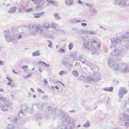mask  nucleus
<instances>
[{
    "mask_svg": "<svg viewBox=\"0 0 129 129\" xmlns=\"http://www.w3.org/2000/svg\"><path fill=\"white\" fill-rule=\"evenodd\" d=\"M48 110L49 111H52L53 113H54L56 115H60L63 121H66L69 118V117L68 114L62 110L59 111L55 108L50 107L48 108Z\"/></svg>",
    "mask_w": 129,
    "mask_h": 129,
    "instance_id": "f257e3e1",
    "label": "nucleus"
},
{
    "mask_svg": "<svg viewBox=\"0 0 129 129\" xmlns=\"http://www.w3.org/2000/svg\"><path fill=\"white\" fill-rule=\"evenodd\" d=\"M15 32H16V30L15 28H14L12 30V34L9 30L5 31L4 33L5 39L8 42L12 41L14 39Z\"/></svg>",
    "mask_w": 129,
    "mask_h": 129,
    "instance_id": "f03ea898",
    "label": "nucleus"
},
{
    "mask_svg": "<svg viewBox=\"0 0 129 129\" xmlns=\"http://www.w3.org/2000/svg\"><path fill=\"white\" fill-rule=\"evenodd\" d=\"M99 40L96 37H95L93 39L89 40L87 42V45L85 43H84L83 45V48L84 49H89L90 46L93 44V43H96Z\"/></svg>",
    "mask_w": 129,
    "mask_h": 129,
    "instance_id": "7ed1b4c3",
    "label": "nucleus"
},
{
    "mask_svg": "<svg viewBox=\"0 0 129 129\" xmlns=\"http://www.w3.org/2000/svg\"><path fill=\"white\" fill-rule=\"evenodd\" d=\"M92 78L88 77L86 78L87 80L91 82H96L97 81L101 80V76L100 74L98 72H95L92 76Z\"/></svg>",
    "mask_w": 129,
    "mask_h": 129,
    "instance_id": "20e7f679",
    "label": "nucleus"
},
{
    "mask_svg": "<svg viewBox=\"0 0 129 129\" xmlns=\"http://www.w3.org/2000/svg\"><path fill=\"white\" fill-rule=\"evenodd\" d=\"M25 112H27L29 114H31L32 113L33 110L31 108H26L25 106H21V109L20 111V113H19L18 116L19 117L21 116Z\"/></svg>",
    "mask_w": 129,
    "mask_h": 129,
    "instance_id": "39448f33",
    "label": "nucleus"
},
{
    "mask_svg": "<svg viewBox=\"0 0 129 129\" xmlns=\"http://www.w3.org/2000/svg\"><path fill=\"white\" fill-rule=\"evenodd\" d=\"M121 37H120V38H119L118 37H115L113 39L111 40L112 43V46H113V45L114 46H116L118 44H120L122 42L121 38Z\"/></svg>",
    "mask_w": 129,
    "mask_h": 129,
    "instance_id": "423d86ee",
    "label": "nucleus"
},
{
    "mask_svg": "<svg viewBox=\"0 0 129 129\" xmlns=\"http://www.w3.org/2000/svg\"><path fill=\"white\" fill-rule=\"evenodd\" d=\"M44 107H45V105H38L37 104H35L33 106V108L34 110H39L40 108L41 110H42L43 109Z\"/></svg>",
    "mask_w": 129,
    "mask_h": 129,
    "instance_id": "0eeeda50",
    "label": "nucleus"
},
{
    "mask_svg": "<svg viewBox=\"0 0 129 129\" xmlns=\"http://www.w3.org/2000/svg\"><path fill=\"white\" fill-rule=\"evenodd\" d=\"M121 53V51L118 49H116L113 51L111 55H114L116 56H119Z\"/></svg>",
    "mask_w": 129,
    "mask_h": 129,
    "instance_id": "6e6552de",
    "label": "nucleus"
},
{
    "mask_svg": "<svg viewBox=\"0 0 129 129\" xmlns=\"http://www.w3.org/2000/svg\"><path fill=\"white\" fill-rule=\"evenodd\" d=\"M125 3V1H121V0H116L115 2L116 5H118L119 6L124 5Z\"/></svg>",
    "mask_w": 129,
    "mask_h": 129,
    "instance_id": "1a4fd4ad",
    "label": "nucleus"
},
{
    "mask_svg": "<svg viewBox=\"0 0 129 129\" xmlns=\"http://www.w3.org/2000/svg\"><path fill=\"white\" fill-rule=\"evenodd\" d=\"M122 116L123 117L122 118V120L129 121V115H128L125 113H123L122 114Z\"/></svg>",
    "mask_w": 129,
    "mask_h": 129,
    "instance_id": "9d476101",
    "label": "nucleus"
},
{
    "mask_svg": "<svg viewBox=\"0 0 129 129\" xmlns=\"http://www.w3.org/2000/svg\"><path fill=\"white\" fill-rule=\"evenodd\" d=\"M129 37V33L127 32L125 33L123 36H122L121 37V39H123V41L127 40L126 39L128 38Z\"/></svg>",
    "mask_w": 129,
    "mask_h": 129,
    "instance_id": "9b49d317",
    "label": "nucleus"
},
{
    "mask_svg": "<svg viewBox=\"0 0 129 129\" xmlns=\"http://www.w3.org/2000/svg\"><path fill=\"white\" fill-rule=\"evenodd\" d=\"M108 64L109 66L110 67H111L114 66L115 63L114 61L112 59H111L110 58L109 59V62H108Z\"/></svg>",
    "mask_w": 129,
    "mask_h": 129,
    "instance_id": "f8f14e48",
    "label": "nucleus"
},
{
    "mask_svg": "<svg viewBox=\"0 0 129 129\" xmlns=\"http://www.w3.org/2000/svg\"><path fill=\"white\" fill-rule=\"evenodd\" d=\"M91 70L92 71H97L99 70L98 67L97 66L93 64L91 65Z\"/></svg>",
    "mask_w": 129,
    "mask_h": 129,
    "instance_id": "ddd939ff",
    "label": "nucleus"
},
{
    "mask_svg": "<svg viewBox=\"0 0 129 129\" xmlns=\"http://www.w3.org/2000/svg\"><path fill=\"white\" fill-rule=\"evenodd\" d=\"M17 9V8L16 7H12L8 11V12L10 13H14L16 12Z\"/></svg>",
    "mask_w": 129,
    "mask_h": 129,
    "instance_id": "4468645a",
    "label": "nucleus"
},
{
    "mask_svg": "<svg viewBox=\"0 0 129 129\" xmlns=\"http://www.w3.org/2000/svg\"><path fill=\"white\" fill-rule=\"evenodd\" d=\"M40 53L39 50H38L36 52H33L32 53V56L33 57L40 56Z\"/></svg>",
    "mask_w": 129,
    "mask_h": 129,
    "instance_id": "2eb2a0df",
    "label": "nucleus"
},
{
    "mask_svg": "<svg viewBox=\"0 0 129 129\" xmlns=\"http://www.w3.org/2000/svg\"><path fill=\"white\" fill-rule=\"evenodd\" d=\"M79 56L80 61L83 63H84L85 62L86 60L83 57L82 55H79Z\"/></svg>",
    "mask_w": 129,
    "mask_h": 129,
    "instance_id": "dca6fc26",
    "label": "nucleus"
},
{
    "mask_svg": "<svg viewBox=\"0 0 129 129\" xmlns=\"http://www.w3.org/2000/svg\"><path fill=\"white\" fill-rule=\"evenodd\" d=\"M5 104L7 107H10L11 105H12V102L11 101L9 100H8L5 103Z\"/></svg>",
    "mask_w": 129,
    "mask_h": 129,
    "instance_id": "f3484780",
    "label": "nucleus"
},
{
    "mask_svg": "<svg viewBox=\"0 0 129 129\" xmlns=\"http://www.w3.org/2000/svg\"><path fill=\"white\" fill-rule=\"evenodd\" d=\"M65 3L68 5H71L73 4L72 0H66Z\"/></svg>",
    "mask_w": 129,
    "mask_h": 129,
    "instance_id": "a211bd4d",
    "label": "nucleus"
},
{
    "mask_svg": "<svg viewBox=\"0 0 129 129\" xmlns=\"http://www.w3.org/2000/svg\"><path fill=\"white\" fill-rule=\"evenodd\" d=\"M69 119V121L68 123L70 124H72L73 125L74 123V122L75 121V119L72 118H70L69 117V118L68 119Z\"/></svg>",
    "mask_w": 129,
    "mask_h": 129,
    "instance_id": "6ab92c4d",
    "label": "nucleus"
},
{
    "mask_svg": "<svg viewBox=\"0 0 129 129\" xmlns=\"http://www.w3.org/2000/svg\"><path fill=\"white\" fill-rule=\"evenodd\" d=\"M42 27L44 28H48L50 27V25L48 23L45 22L43 24Z\"/></svg>",
    "mask_w": 129,
    "mask_h": 129,
    "instance_id": "aec40b11",
    "label": "nucleus"
},
{
    "mask_svg": "<svg viewBox=\"0 0 129 129\" xmlns=\"http://www.w3.org/2000/svg\"><path fill=\"white\" fill-rule=\"evenodd\" d=\"M58 26V25L55 23H53L50 25V27L51 28H55Z\"/></svg>",
    "mask_w": 129,
    "mask_h": 129,
    "instance_id": "412c9836",
    "label": "nucleus"
},
{
    "mask_svg": "<svg viewBox=\"0 0 129 129\" xmlns=\"http://www.w3.org/2000/svg\"><path fill=\"white\" fill-rule=\"evenodd\" d=\"M18 119L16 118H15L12 120V122L13 124H15L16 126H19V124L17 123V121L18 120Z\"/></svg>",
    "mask_w": 129,
    "mask_h": 129,
    "instance_id": "4be33fe9",
    "label": "nucleus"
},
{
    "mask_svg": "<svg viewBox=\"0 0 129 129\" xmlns=\"http://www.w3.org/2000/svg\"><path fill=\"white\" fill-rule=\"evenodd\" d=\"M104 89L106 91L111 92L113 90V88L112 87H111L108 88H105Z\"/></svg>",
    "mask_w": 129,
    "mask_h": 129,
    "instance_id": "5701e85b",
    "label": "nucleus"
},
{
    "mask_svg": "<svg viewBox=\"0 0 129 129\" xmlns=\"http://www.w3.org/2000/svg\"><path fill=\"white\" fill-rule=\"evenodd\" d=\"M35 117L36 118L37 121H40L42 119L41 116L39 114H37L35 116Z\"/></svg>",
    "mask_w": 129,
    "mask_h": 129,
    "instance_id": "b1692460",
    "label": "nucleus"
},
{
    "mask_svg": "<svg viewBox=\"0 0 129 129\" xmlns=\"http://www.w3.org/2000/svg\"><path fill=\"white\" fill-rule=\"evenodd\" d=\"M8 129H16V127L14 125L11 124H9L7 126Z\"/></svg>",
    "mask_w": 129,
    "mask_h": 129,
    "instance_id": "393cba45",
    "label": "nucleus"
},
{
    "mask_svg": "<svg viewBox=\"0 0 129 129\" xmlns=\"http://www.w3.org/2000/svg\"><path fill=\"white\" fill-rule=\"evenodd\" d=\"M72 74L75 77H78L79 75L78 73L76 71L73 70L72 71Z\"/></svg>",
    "mask_w": 129,
    "mask_h": 129,
    "instance_id": "a878e982",
    "label": "nucleus"
},
{
    "mask_svg": "<svg viewBox=\"0 0 129 129\" xmlns=\"http://www.w3.org/2000/svg\"><path fill=\"white\" fill-rule=\"evenodd\" d=\"M51 2V4L54 6H59V3L58 2L53 1Z\"/></svg>",
    "mask_w": 129,
    "mask_h": 129,
    "instance_id": "bb28decb",
    "label": "nucleus"
},
{
    "mask_svg": "<svg viewBox=\"0 0 129 129\" xmlns=\"http://www.w3.org/2000/svg\"><path fill=\"white\" fill-rule=\"evenodd\" d=\"M123 91V89H120L119 90V93L118 95L120 98H122L124 95V94L122 93L121 92H122Z\"/></svg>",
    "mask_w": 129,
    "mask_h": 129,
    "instance_id": "cd10ccee",
    "label": "nucleus"
},
{
    "mask_svg": "<svg viewBox=\"0 0 129 129\" xmlns=\"http://www.w3.org/2000/svg\"><path fill=\"white\" fill-rule=\"evenodd\" d=\"M2 110L3 111H5L8 110V107L4 105H2Z\"/></svg>",
    "mask_w": 129,
    "mask_h": 129,
    "instance_id": "c85d7f7f",
    "label": "nucleus"
},
{
    "mask_svg": "<svg viewBox=\"0 0 129 129\" xmlns=\"http://www.w3.org/2000/svg\"><path fill=\"white\" fill-rule=\"evenodd\" d=\"M128 72H129V66L126 67L123 71V72L124 73Z\"/></svg>",
    "mask_w": 129,
    "mask_h": 129,
    "instance_id": "c756f323",
    "label": "nucleus"
},
{
    "mask_svg": "<svg viewBox=\"0 0 129 129\" xmlns=\"http://www.w3.org/2000/svg\"><path fill=\"white\" fill-rule=\"evenodd\" d=\"M66 66L68 68V69L69 71H70L71 70V68L73 67V66L72 64H70L69 63H68Z\"/></svg>",
    "mask_w": 129,
    "mask_h": 129,
    "instance_id": "7c9ffc66",
    "label": "nucleus"
},
{
    "mask_svg": "<svg viewBox=\"0 0 129 129\" xmlns=\"http://www.w3.org/2000/svg\"><path fill=\"white\" fill-rule=\"evenodd\" d=\"M46 1H44V0H42L41 2L40 3L39 5H40L42 7H43V8H45V7L44 6V5Z\"/></svg>",
    "mask_w": 129,
    "mask_h": 129,
    "instance_id": "2f4dec72",
    "label": "nucleus"
},
{
    "mask_svg": "<svg viewBox=\"0 0 129 129\" xmlns=\"http://www.w3.org/2000/svg\"><path fill=\"white\" fill-rule=\"evenodd\" d=\"M120 89H123V91L122 92H121V93L124 94V95L126 93H127V90L124 88H121Z\"/></svg>",
    "mask_w": 129,
    "mask_h": 129,
    "instance_id": "473e14b6",
    "label": "nucleus"
},
{
    "mask_svg": "<svg viewBox=\"0 0 129 129\" xmlns=\"http://www.w3.org/2000/svg\"><path fill=\"white\" fill-rule=\"evenodd\" d=\"M83 126L85 127H88L90 126V123L89 122L87 121L86 123L83 125Z\"/></svg>",
    "mask_w": 129,
    "mask_h": 129,
    "instance_id": "72a5a7b5",
    "label": "nucleus"
},
{
    "mask_svg": "<svg viewBox=\"0 0 129 129\" xmlns=\"http://www.w3.org/2000/svg\"><path fill=\"white\" fill-rule=\"evenodd\" d=\"M68 47L69 50H71L73 47V46L72 43H70L68 45Z\"/></svg>",
    "mask_w": 129,
    "mask_h": 129,
    "instance_id": "f704fd0d",
    "label": "nucleus"
},
{
    "mask_svg": "<svg viewBox=\"0 0 129 129\" xmlns=\"http://www.w3.org/2000/svg\"><path fill=\"white\" fill-rule=\"evenodd\" d=\"M39 64H41V63H43L45 65L46 67L49 66V64H47L45 62L43 61H40L39 62Z\"/></svg>",
    "mask_w": 129,
    "mask_h": 129,
    "instance_id": "c9c22d12",
    "label": "nucleus"
},
{
    "mask_svg": "<svg viewBox=\"0 0 129 129\" xmlns=\"http://www.w3.org/2000/svg\"><path fill=\"white\" fill-rule=\"evenodd\" d=\"M85 79V76H80L78 78V79L79 80H84Z\"/></svg>",
    "mask_w": 129,
    "mask_h": 129,
    "instance_id": "e433bc0d",
    "label": "nucleus"
},
{
    "mask_svg": "<svg viewBox=\"0 0 129 129\" xmlns=\"http://www.w3.org/2000/svg\"><path fill=\"white\" fill-rule=\"evenodd\" d=\"M91 51L93 52V53H95L96 52V50L95 48V47L93 46H92L91 47Z\"/></svg>",
    "mask_w": 129,
    "mask_h": 129,
    "instance_id": "4c0bfd02",
    "label": "nucleus"
},
{
    "mask_svg": "<svg viewBox=\"0 0 129 129\" xmlns=\"http://www.w3.org/2000/svg\"><path fill=\"white\" fill-rule=\"evenodd\" d=\"M54 16L55 19L57 20H58L60 19L58 14L55 13L54 14Z\"/></svg>",
    "mask_w": 129,
    "mask_h": 129,
    "instance_id": "58836bf2",
    "label": "nucleus"
},
{
    "mask_svg": "<svg viewBox=\"0 0 129 129\" xmlns=\"http://www.w3.org/2000/svg\"><path fill=\"white\" fill-rule=\"evenodd\" d=\"M42 0H36L35 2V4L39 5Z\"/></svg>",
    "mask_w": 129,
    "mask_h": 129,
    "instance_id": "ea45409f",
    "label": "nucleus"
},
{
    "mask_svg": "<svg viewBox=\"0 0 129 129\" xmlns=\"http://www.w3.org/2000/svg\"><path fill=\"white\" fill-rule=\"evenodd\" d=\"M58 52L60 53H64L65 52V50L64 49L61 48L58 51Z\"/></svg>",
    "mask_w": 129,
    "mask_h": 129,
    "instance_id": "a19ab883",
    "label": "nucleus"
},
{
    "mask_svg": "<svg viewBox=\"0 0 129 129\" xmlns=\"http://www.w3.org/2000/svg\"><path fill=\"white\" fill-rule=\"evenodd\" d=\"M60 129H68L66 126L64 124L63 125H62L60 127Z\"/></svg>",
    "mask_w": 129,
    "mask_h": 129,
    "instance_id": "79ce46f5",
    "label": "nucleus"
},
{
    "mask_svg": "<svg viewBox=\"0 0 129 129\" xmlns=\"http://www.w3.org/2000/svg\"><path fill=\"white\" fill-rule=\"evenodd\" d=\"M62 63L65 66H66L68 63H69L68 62L64 60H63Z\"/></svg>",
    "mask_w": 129,
    "mask_h": 129,
    "instance_id": "37998d69",
    "label": "nucleus"
},
{
    "mask_svg": "<svg viewBox=\"0 0 129 129\" xmlns=\"http://www.w3.org/2000/svg\"><path fill=\"white\" fill-rule=\"evenodd\" d=\"M36 26L35 25H29V27L30 28H34L35 27H36Z\"/></svg>",
    "mask_w": 129,
    "mask_h": 129,
    "instance_id": "c03bdc74",
    "label": "nucleus"
},
{
    "mask_svg": "<svg viewBox=\"0 0 129 129\" xmlns=\"http://www.w3.org/2000/svg\"><path fill=\"white\" fill-rule=\"evenodd\" d=\"M86 6L89 7L90 8H91L93 7V5L92 4H89L87 3L86 4Z\"/></svg>",
    "mask_w": 129,
    "mask_h": 129,
    "instance_id": "a18cd8bd",
    "label": "nucleus"
},
{
    "mask_svg": "<svg viewBox=\"0 0 129 129\" xmlns=\"http://www.w3.org/2000/svg\"><path fill=\"white\" fill-rule=\"evenodd\" d=\"M34 15H35L34 17L35 18H39L40 17V16L39 13L35 14H34Z\"/></svg>",
    "mask_w": 129,
    "mask_h": 129,
    "instance_id": "49530a36",
    "label": "nucleus"
},
{
    "mask_svg": "<svg viewBox=\"0 0 129 129\" xmlns=\"http://www.w3.org/2000/svg\"><path fill=\"white\" fill-rule=\"evenodd\" d=\"M119 67L118 65V64H117V65H116L114 67L113 69L114 70H118Z\"/></svg>",
    "mask_w": 129,
    "mask_h": 129,
    "instance_id": "de8ad7c7",
    "label": "nucleus"
},
{
    "mask_svg": "<svg viewBox=\"0 0 129 129\" xmlns=\"http://www.w3.org/2000/svg\"><path fill=\"white\" fill-rule=\"evenodd\" d=\"M124 126L126 127H127L129 126V123L127 122H126L124 124Z\"/></svg>",
    "mask_w": 129,
    "mask_h": 129,
    "instance_id": "09e8293b",
    "label": "nucleus"
},
{
    "mask_svg": "<svg viewBox=\"0 0 129 129\" xmlns=\"http://www.w3.org/2000/svg\"><path fill=\"white\" fill-rule=\"evenodd\" d=\"M70 56L72 57H73L74 58H75L76 57V54H75L74 53H73L72 54L70 55Z\"/></svg>",
    "mask_w": 129,
    "mask_h": 129,
    "instance_id": "8fccbe9b",
    "label": "nucleus"
},
{
    "mask_svg": "<svg viewBox=\"0 0 129 129\" xmlns=\"http://www.w3.org/2000/svg\"><path fill=\"white\" fill-rule=\"evenodd\" d=\"M33 9L32 8H30L29 9H26L25 11L27 12H29L32 11Z\"/></svg>",
    "mask_w": 129,
    "mask_h": 129,
    "instance_id": "3c124183",
    "label": "nucleus"
},
{
    "mask_svg": "<svg viewBox=\"0 0 129 129\" xmlns=\"http://www.w3.org/2000/svg\"><path fill=\"white\" fill-rule=\"evenodd\" d=\"M41 27V26H38L36 28V31L38 32L39 30H40Z\"/></svg>",
    "mask_w": 129,
    "mask_h": 129,
    "instance_id": "603ef678",
    "label": "nucleus"
},
{
    "mask_svg": "<svg viewBox=\"0 0 129 129\" xmlns=\"http://www.w3.org/2000/svg\"><path fill=\"white\" fill-rule=\"evenodd\" d=\"M65 73V72L64 71H61L59 73V74L60 75H62L63 74Z\"/></svg>",
    "mask_w": 129,
    "mask_h": 129,
    "instance_id": "864d4df0",
    "label": "nucleus"
},
{
    "mask_svg": "<svg viewBox=\"0 0 129 129\" xmlns=\"http://www.w3.org/2000/svg\"><path fill=\"white\" fill-rule=\"evenodd\" d=\"M48 42H49V44L48 45V46L49 47H52V43L49 42V41H47Z\"/></svg>",
    "mask_w": 129,
    "mask_h": 129,
    "instance_id": "5fc2aeb1",
    "label": "nucleus"
},
{
    "mask_svg": "<svg viewBox=\"0 0 129 129\" xmlns=\"http://www.w3.org/2000/svg\"><path fill=\"white\" fill-rule=\"evenodd\" d=\"M37 90L39 92H40L41 93H42L43 92V91L40 88H38L37 89Z\"/></svg>",
    "mask_w": 129,
    "mask_h": 129,
    "instance_id": "6e6d98bb",
    "label": "nucleus"
},
{
    "mask_svg": "<svg viewBox=\"0 0 129 129\" xmlns=\"http://www.w3.org/2000/svg\"><path fill=\"white\" fill-rule=\"evenodd\" d=\"M7 101V99L6 98L4 97L3 99V101H4V102H6Z\"/></svg>",
    "mask_w": 129,
    "mask_h": 129,
    "instance_id": "4d7b16f0",
    "label": "nucleus"
},
{
    "mask_svg": "<svg viewBox=\"0 0 129 129\" xmlns=\"http://www.w3.org/2000/svg\"><path fill=\"white\" fill-rule=\"evenodd\" d=\"M43 98L45 100H47L48 98V97L47 96H45L43 97Z\"/></svg>",
    "mask_w": 129,
    "mask_h": 129,
    "instance_id": "13d9d810",
    "label": "nucleus"
},
{
    "mask_svg": "<svg viewBox=\"0 0 129 129\" xmlns=\"http://www.w3.org/2000/svg\"><path fill=\"white\" fill-rule=\"evenodd\" d=\"M45 13L44 12H40L39 13V15H42L43 14H44Z\"/></svg>",
    "mask_w": 129,
    "mask_h": 129,
    "instance_id": "bf43d9fd",
    "label": "nucleus"
},
{
    "mask_svg": "<svg viewBox=\"0 0 129 129\" xmlns=\"http://www.w3.org/2000/svg\"><path fill=\"white\" fill-rule=\"evenodd\" d=\"M95 34V33L93 31H91L89 33V34L90 35H94Z\"/></svg>",
    "mask_w": 129,
    "mask_h": 129,
    "instance_id": "052dcab7",
    "label": "nucleus"
},
{
    "mask_svg": "<svg viewBox=\"0 0 129 129\" xmlns=\"http://www.w3.org/2000/svg\"><path fill=\"white\" fill-rule=\"evenodd\" d=\"M44 81L45 82L46 84H47L48 83L47 79L46 78H44Z\"/></svg>",
    "mask_w": 129,
    "mask_h": 129,
    "instance_id": "680f3d73",
    "label": "nucleus"
},
{
    "mask_svg": "<svg viewBox=\"0 0 129 129\" xmlns=\"http://www.w3.org/2000/svg\"><path fill=\"white\" fill-rule=\"evenodd\" d=\"M81 25L82 26H85L87 25V24L86 23H83L81 24Z\"/></svg>",
    "mask_w": 129,
    "mask_h": 129,
    "instance_id": "e2e57ef3",
    "label": "nucleus"
},
{
    "mask_svg": "<svg viewBox=\"0 0 129 129\" xmlns=\"http://www.w3.org/2000/svg\"><path fill=\"white\" fill-rule=\"evenodd\" d=\"M78 3L80 4H82V5L83 4V3L82 2V1L80 0H79L78 1Z\"/></svg>",
    "mask_w": 129,
    "mask_h": 129,
    "instance_id": "0e129e2a",
    "label": "nucleus"
},
{
    "mask_svg": "<svg viewBox=\"0 0 129 129\" xmlns=\"http://www.w3.org/2000/svg\"><path fill=\"white\" fill-rule=\"evenodd\" d=\"M28 68V67L27 66H23L22 67V68L23 69H24L25 68Z\"/></svg>",
    "mask_w": 129,
    "mask_h": 129,
    "instance_id": "69168bd1",
    "label": "nucleus"
},
{
    "mask_svg": "<svg viewBox=\"0 0 129 129\" xmlns=\"http://www.w3.org/2000/svg\"><path fill=\"white\" fill-rule=\"evenodd\" d=\"M74 127V126L73 125H71L70 126V129H73Z\"/></svg>",
    "mask_w": 129,
    "mask_h": 129,
    "instance_id": "338daca9",
    "label": "nucleus"
},
{
    "mask_svg": "<svg viewBox=\"0 0 129 129\" xmlns=\"http://www.w3.org/2000/svg\"><path fill=\"white\" fill-rule=\"evenodd\" d=\"M41 7H42L40 5H39L38 6L36 7V9H37L38 8H41Z\"/></svg>",
    "mask_w": 129,
    "mask_h": 129,
    "instance_id": "774afa93",
    "label": "nucleus"
}]
</instances>
